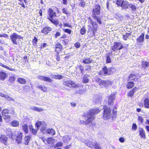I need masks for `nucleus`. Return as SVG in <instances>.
Returning a JSON list of instances; mask_svg holds the SVG:
<instances>
[{"label":"nucleus","instance_id":"f257e3e1","mask_svg":"<svg viewBox=\"0 0 149 149\" xmlns=\"http://www.w3.org/2000/svg\"><path fill=\"white\" fill-rule=\"evenodd\" d=\"M101 111L100 109L98 108L91 109L87 112L82 115L83 117H86L87 119L85 120H81L79 124L81 125H87L92 123V122L95 119V115L98 114Z\"/></svg>","mask_w":149,"mask_h":149},{"label":"nucleus","instance_id":"f03ea898","mask_svg":"<svg viewBox=\"0 0 149 149\" xmlns=\"http://www.w3.org/2000/svg\"><path fill=\"white\" fill-rule=\"evenodd\" d=\"M101 6L99 4H95L94 8L92 11V17L99 24H102L101 18L98 16L100 13Z\"/></svg>","mask_w":149,"mask_h":149},{"label":"nucleus","instance_id":"7ed1b4c3","mask_svg":"<svg viewBox=\"0 0 149 149\" xmlns=\"http://www.w3.org/2000/svg\"><path fill=\"white\" fill-rule=\"evenodd\" d=\"M88 19H90V24L92 26L88 25V33L89 36L92 37L95 35V33L98 30V24L94 22L90 17L88 18Z\"/></svg>","mask_w":149,"mask_h":149},{"label":"nucleus","instance_id":"20e7f679","mask_svg":"<svg viewBox=\"0 0 149 149\" xmlns=\"http://www.w3.org/2000/svg\"><path fill=\"white\" fill-rule=\"evenodd\" d=\"M47 13L48 17L47 19L55 26L58 25L59 23V21L57 19L54 20V18L57 16L56 12L52 8H49L47 11Z\"/></svg>","mask_w":149,"mask_h":149},{"label":"nucleus","instance_id":"39448f33","mask_svg":"<svg viewBox=\"0 0 149 149\" xmlns=\"http://www.w3.org/2000/svg\"><path fill=\"white\" fill-rule=\"evenodd\" d=\"M102 118L104 120H107L111 118V108L107 105H104L103 107Z\"/></svg>","mask_w":149,"mask_h":149},{"label":"nucleus","instance_id":"423d86ee","mask_svg":"<svg viewBox=\"0 0 149 149\" xmlns=\"http://www.w3.org/2000/svg\"><path fill=\"white\" fill-rule=\"evenodd\" d=\"M102 70L103 73L101 71L98 72V74L101 76L104 74V75H109L113 74L116 72V69L113 67H110L108 68L105 66L102 68Z\"/></svg>","mask_w":149,"mask_h":149},{"label":"nucleus","instance_id":"0eeeda50","mask_svg":"<svg viewBox=\"0 0 149 149\" xmlns=\"http://www.w3.org/2000/svg\"><path fill=\"white\" fill-rule=\"evenodd\" d=\"M63 84L64 86L68 87L71 88H77L79 87V86L73 80L69 79L64 81Z\"/></svg>","mask_w":149,"mask_h":149},{"label":"nucleus","instance_id":"6e6552de","mask_svg":"<svg viewBox=\"0 0 149 149\" xmlns=\"http://www.w3.org/2000/svg\"><path fill=\"white\" fill-rule=\"evenodd\" d=\"M124 47L123 45L118 41H115L113 45L111 46V49L112 52H116L118 50L122 49Z\"/></svg>","mask_w":149,"mask_h":149},{"label":"nucleus","instance_id":"1a4fd4ad","mask_svg":"<svg viewBox=\"0 0 149 149\" xmlns=\"http://www.w3.org/2000/svg\"><path fill=\"white\" fill-rule=\"evenodd\" d=\"M35 126L36 127L38 128H39L40 126H41L40 131L43 133H45V132L47 131V124L44 121H37L35 124Z\"/></svg>","mask_w":149,"mask_h":149},{"label":"nucleus","instance_id":"9d476101","mask_svg":"<svg viewBox=\"0 0 149 149\" xmlns=\"http://www.w3.org/2000/svg\"><path fill=\"white\" fill-rule=\"evenodd\" d=\"M10 37L11 41L13 44L16 45H17L18 44L16 40L17 39H23L24 38L21 35H18L15 33H13L10 36Z\"/></svg>","mask_w":149,"mask_h":149},{"label":"nucleus","instance_id":"9b49d317","mask_svg":"<svg viewBox=\"0 0 149 149\" xmlns=\"http://www.w3.org/2000/svg\"><path fill=\"white\" fill-rule=\"evenodd\" d=\"M95 82L97 83L100 86H103L105 87L109 85H112V82L109 80H104L100 78L97 79Z\"/></svg>","mask_w":149,"mask_h":149},{"label":"nucleus","instance_id":"f8f14e48","mask_svg":"<svg viewBox=\"0 0 149 149\" xmlns=\"http://www.w3.org/2000/svg\"><path fill=\"white\" fill-rule=\"evenodd\" d=\"M15 113L14 110H13L12 111V113H10L9 110L7 108L4 109L2 110L1 112V114L2 116L4 117V119L5 120L10 119V116L8 115L9 114H14Z\"/></svg>","mask_w":149,"mask_h":149},{"label":"nucleus","instance_id":"ddd939ff","mask_svg":"<svg viewBox=\"0 0 149 149\" xmlns=\"http://www.w3.org/2000/svg\"><path fill=\"white\" fill-rule=\"evenodd\" d=\"M15 141L18 144L22 143L23 137V133L19 131H17L15 134Z\"/></svg>","mask_w":149,"mask_h":149},{"label":"nucleus","instance_id":"4468645a","mask_svg":"<svg viewBox=\"0 0 149 149\" xmlns=\"http://www.w3.org/2000/svg\"><path fill=\"white\" fill-rule=\"evenodd\" d=\"M8 137L5 135L1 134L0 136V142L2 143L5 146L8 145Z\"/></svg>","mask_w":149,"mask_h":149},{"label":"nucleus","instance_id":"2eb2a0df","mask_svg":"<svg viewBox=\"0 0 149 149\" xmlns=\"http://www.w3.org/2000/svg\"><path fill=\"white\" fill-rule=\"evenodd\" d=\"M139 90V88L136 86H135L132 89H131L127 94V96L128 97H133L134 95V93L136 91Z\"/></svg>","mask_w":149,"mask_h":149},{"label":"nucleus","instance_id":"dca6fc26","mask_svg":"<svg viewBox=\"0 0 149 149\" xmlns=\"http://www.w3.org/2000/svg\"><path fill=\"white\" fill-rule=\"evenodd\" d=\"M52 30V29L51 27L48 26H46L43 28L41 31V32L45 35H46L50 33Z\"/></svg>","mask_w":149,"mask_h":149},{"label":"nucleus","instance_id":"f3484780","mask_svg":"<svg viewBox=\"0 0 149 149\" xmlns=\"http://www.w3.org/2000/svg\"><path fill=\"white\" fill-rule=\"evenodd\" d=\"M115 96V94H111L108 96V104L109 105H112L113 104Z\"/></svg>","mask_w":149,"mask_h":149},{"label":"nucleus","instance_id":"a211bd4d","mask_svg":"<svg viewBox=\"0 0 149 149\" xmlns=\"http://www.w3.org/2000/svg\"><path fill=\"white\" fill-rule=\"evenodd\" d=\"M139 78H137V74H135L131 73L127 77L128 81H138Z\"/></svg>","mask_w":149,"mask_h":149},{"label":"nucleus","instance_id":"6ab92c4d","mask_svg":"<svg viewBox=\"0 0 149 149\" xmlns=\"http://www.w3.org/2000/svg\"><path fill=\"white\" fill-rule=\"evenodd\" d=\"M37 78L38 79L41 81L43 80L49 83H51L52 81V80L49 77L40 75L38 76Z\"/></svg>","mask_w":149,"mask_h":149},{"label":"nucleus","instance_id":"aec40b11","mask_svg":"<svg viewBox=\"0 0 149 149\" xmlns=\"http://www.w3.org/2000/svg\"><path fill=\"white\" fill-rule=\"evenodd\" d=\"M54 51L56 53H60L63 49V46L59 43H57L55 45Z\"/></svg>","mask_w":149,"mask_h":149},{"label":"nucleus","instance_id":"412c9836","mask_svg":"<svg viewBox=\"0 0 149 149\" xmlns=\"http://www.w3.org/2000/svg\"><path fill=\"white\" fill-rule=\"evenodd\" d=\"M139 135L141 138L145 139L146 138V135L145 130L142 128L140 127L139 130Z\"/></svg>","mask_w":149,"mask_h":149},{"label":"nucleus","instance_id":"4be33fe9","mask_svg":"<svg viewBox=\"0 0 149 149\" xmlns=\"http://www.w3.org/2000/svg\"><path fill=\"white\" fill-rule=\"evenodd\" d=\"M135 86V83L133 81H130L127 82L126 85V87L128 89L132 88Z\"/></svg>","mask_w":149,"mask_h":149},{"label":"nucleus","instance_id":"5701e85b","mask_svg":"<svg viewBox=\"0 0 149 149\" xmlns=\"http://www.w3.org/2000/svg\"><path fill=\"white\" fill-rule=\"evenodd\" d=\"M144 34L142 33L141 35L137 38L136 39V42L137 43H140L143 42L144 40Z\"/></svg>","mask_w":149,"mask_h":149},{"label":"nucleus","instance_id":"b1692460","mask_svg":"<svg viewBox=\"0 0 149 149\" xmlns=\"http://www.w3.org/2000/svg\"><path fill=\"white\" fill-rule=\"evenodd\" d=\"M130 3L127 1H124L123 3L120 7L123 9H126L129 8Z\"/></svg>","mask_w":149,"mask_h":149},{"label":"nucleus","instance_id":"393cba45","mask_svg":"<svg viewBox=\"0 0 149 149\" xmlns=\"http://www.w3.org/2000/svg\"><path fill=\"white\" fill-rule=\"evenodd\" d=\"M7 77V74L5 72H0V80L4 81Z\"/></svg>","mask_w":149,"mask_h":149},{"label":"nucleus","instance_id":"a878e982","mask_svg":"<svg viewBox=\"0 0 149 149\" xmlns=\"http://www.w3.org/2000/svg\"><path fill=\"white\" fill-rule=\"evenodd\" d=\"M15 75L14 74L13 76H11L9 77L8 80V81L11 84H13L15 83Z\"/></svg>","mask_w":149,"mask_h":149},{"label":"nucleus","instance_id":"bb28decb","mask_svg":"<svg viewBox=\"0 0 149 149\" xmlns=\"http://www.w3.org/2000/svg\"><path fill=\"white\" fill-rule=\"evenodd\" d=\"M29 129L31 131L32 134L33 135H36L37 133L38 130L35 129L32 125H30L29 126Z\"/></svg>","mask_w":149,"mask_h":149},{"label":"nucleus","instance_id":"cd10ccee","mask_svg":"<svg viewBox=\"0 0 149 149\" xmlns=\"http://www.w3.org/2000/svg\"><path fill=\"white\" fill-rule=\"evenodd\" d=\"M19 122L17 120H14L11 121L10 123L11 126L13 127H17L19 125Z\"/></svg>","mask_w":149,"mask_h":149},{"label":"nucleus","instance_id":"c85d7f7f","mask_svg":"<svg viewBox=\"0 0 149 149\" xmlns=\"http://www.w3.org/2000/svg\"><path fill=\"white\" fill-rule=\"evenodd\" d=\"M111 53L109 52L106 54V63H111V61L110 56L111 55Z\"/></svg>","mask_w":149,"mask_h":149},{"label":"nucleus","instance_id":"c756f323","mask_svg":"<svg viewBox=\"0 0 149 149\" xmlns=\"http://www.w3.org/2000/svg\"><path fill=\"white\" fill-rule=\"evenodd\" d=\"M31 137L29 135H26L24 137V144L26 145H28L31 140Z\"/></svg>","mask_w":149,"mask_h":149},{"label":"nucleus","instance_id":"7c9ffc66","mask_svg":"<svg viewBox=\"0 0 149 149\" xmlns=\"http://www.w3.org/2000/svg\"><path fill=\"white\" fill-rule=\"evenodd\" d=\"M141 68L145 69L149 66V62H147L145 61H142L141 62Z\"/></svg>","mask_w":149,"mask_h":149},{"label":"nucleus","instance_id":"2f4dec72","mask_svg":"<svg viewBox=\"0 0 149 149\" xmlns=\"http://www.w3.org/2000/svg\"><path fill=\"white\" fill-rule=\"evenodd\" d=\"M92 62L91 59L90 58H85L83 61V63L85 64H90Z\"/></svg>","mask_w":149,"mask_h":149},{"label":"nucleus","instance_id":"473e14b6","mask_svg":"<svg viewBox=\"0 0 149 149\" xmlns=\"http://www.w3.org/2000/svg\"><path fill=\"white\" fill-rule=\"evenodd\" d=\"M47 133L52 136L56 134L55 130L52 128L48 129L47 130Z\"/></svg>","mask_w":149,"mask_h":149},{"label":"nucleus","instance_id":"72a5a7b5","mask_svg":"<svg viewBox=\"0 0 149 149\" xmlns=\"http://www.w3.org/2000/svg\"><path fill=\"white\" fill-rule=\"evenodd\" d=\"M17 81L19 83L22 84H25L26 83L25 79L21 77L18 78L17 79Z\"/></svg>","mask_w":149,"mask_h":149},{"label":"nucleus","instance_id":"f704fd0d","mask_svg":"<svg viewBox=\"0 0 149 149\" xmlns=\"http://www.w3.org/2000/svg\"><path fill=\"white\" fill-rule=\"evenodd\" d=\"M144 107L146 109H149V99L146 98L143 101Z\"/></svg>","mask_w":149,"mask_h":149},{"label":"nucleus","instance_id":"c9c22d12","mask_svg":"<svg viewBox=\"0 0 149 149\" xmlns=\"http://www.w3.org/2000/svg\"><path fill=\"white\" fill-rule=\"evenodd\" d=\"M131 33L126 32L125 34L123 35L122 38L124 40H127L129 38V36L131 35Z\"/></svg>","mask_w":149,"mask_h":149},{"label":"nucleus","instance_id":"e433bc0d","mask_svg":"<svg viewBox=\"0 0 149 149\" xmlns=\"http://www.w3.org/2000/svg\"><path fill=\"white\" fill-rule=\"evenodd\" d=\"M52 77L53 79H61L63 77L61 75H52L51 76Z\"/></svg>","mask_w":149,"mask_h":149},{"label":"nucleus","instance_id":"4c0bfd02","mask_svg":"<svg viewBox=\"0 0 149 149\" xmlns=\"http://www.w3.org/2000/svg\"><path fill=\"white\" fill-rule=\"evenodd\" d=\"M0 65L2 66L3 68H5L6 69H7V70H9L11 71H15L16 70L15 68H10L9 67L1 63L0 62Z\"/></svg>","mask_w":149,"mask_h":149},{"label":"nucleus","instance_id":"58836bf2","mask_svg":"<svg viewBox=\"0 0 149 149\" xmlns=\"http://www.w3.org/2000/svg\"><path fill=\"white\" fill-rule=\"evenodd\" d=\"M22 128L25 133L27 134L28 132V125L26 124H24L22 126Z\"/></svg>","mask_w":149,"mask_h":149},{"label":"nucleus","instance_id":"ea45409f","mask_svg":"<svg viewBox=\"0 0 149 149\" xmlns=\"http://www.w3.org/2000/svg\"><path fill=\"white\" fill-rule=\"evenodd\" d=\"M129 7L133 11H135L137 9L136 6L132 3H130Z\"/></svg>","mask_w":149,"mask_h":149},{"label":"nucleus","instance_id":"a19ab883","mask_svg":"<svg viewBox=\"0 0 149 149\" xmlns=\"http://www.w3.org/2000/svg\"><path fill=\"white\" fill-rule=\"evenodd\" d=\"M95 143H93L91 141H89L87 142L86 144L88 147L91 148H92L93 147Z\"/></svg>","mask_w":149,"mask_h":149},{"label":"nucleus","instance_id":"79ce46f5","mask_svg":"<svg viewBox=\"0 0 149 149\" xmlns=\"http://www.w3.org/2000/svg\"><path fill=\"white\" fill-rule=\"evenodd\" d=\"M37 88L44 92H46L47 90V88L44 86H39Z\"/></svg>","mask_w":149,"mask_h":149},{"label":"nucleus","instance_id":"37998d69","mask_svg":"<svg viewBox=\"0 0 149 149\" xmlns=\"http://www.w3.org/2000/svg\"><path fill=\"white\" fill-rule=\"evenodd\" d=\"M82 81L83 83L86 84L89 82V79L87 77L84 76L83 78Z\"/></svg>","mask_w":149,"mask_h":149},{"label":"nucleus","instance_id":"c03bdc74","mask_svg":"<svg viewBox=\"0 0 149 149\" xmlns=\"http://www.w3.org/2000/svg\"><path fill=\"white\" fill-rule=\"evenodd\" d=\"M86 29L85 26H83L80 30V33L82 35H84L86 33Z\"/></svg>","mask_w":149,"mask_h":149},{"label":"nucleus","instance_id":"a18cd8bd","mask_svg":"<svg viewBox=\"0 0 149 149\" xmlns=\"http://www.w3.org/2000/svg\"><path fill=\"white\" fill-rule=\"evenodd\" d=\"M38 41V39L37 37L36 36H34L32 41L33 45L34 46H36L37 44Z\"/></svg>","mask_w":149,"mask_h":149},{"label":"nucleus","instance_id":"49530a36","mask_svg":"<svg viewBox=\"0 0 149 149\" xmlns=\"http://www.w3.org/2000/svg\"><path fill=\"white\" fill-rule=\"evenodd\" d=\"M33 109L34 111L38 112L42 111L43 110V109H42L40 108H38L36 107H33Z\"/></svg>","mask_w":149,"mask_h":149},{"label":"nucleus","instance_id":"de8ad7c7","mask_svg":"<svg viewBox=\"0 0 149 149\" xmlns=\"http://www.w3.org/2000/svg\"><path fill=\"white\" fill-rule=\"evenodd\" d=\"M124 0H117L116 4L118 6L120 7L122 5Z\"/></svg>","mask_w":149,"mask_h":149},{"label":"nucleus","instance_id":"09e8293b","mask_svg":"<svg viewBox=\"0 0 149 149\" xmlns=\"http://www.w3.org/2000/svg\"><path fill=\"white\" fill-rule=\"evenodd\" d=\"M19 1H20V2H22V3H19V4L20 5H21V6L23 7L24 8H25V5L24 4V3L22 2V0H18ZM24 2L26 4V3H27V1H26V0H23Z\"/></svg>","mask_w":149,"mask_h":149},{"label":"nucleus","instance_id":"8fccbe9b","mask_svg":"<svg viewBox=\"0 0 149 149\" xmlns=\"http://www.w3.org/2000/svg\"><path fill=\"white\" fill-rule=\"evenodd\" d=\"M59 53H56L55 55V58L57 62H58L60 60V57L59 54Z\"/></svg>","mask_w":149,"mask_h":149},{"label":"nucleus","instance_id":"3c124183","mask_svg":"<svg viewBox=\"0 0 149 149\" xmlns=\"http://www.w3.org/2000/svg\"><path fill=\"white\" fill-rule=\"evenodd\" d=\"M84 1H81L79 3V5L82 8H84L86 6V2Z\"/></svg>","mask_w":149,"mask_h":149},{"label":"nucleus","instance_id":"603ef678","mask_svg":"<svg viewBox=\"0 0 149 149\" xmlns=\"http://www.w3.org/2000/svg\"><path fill=\"white\" fill-rule=\"evenodd\" d=\"M94 149H102L99 144L97 143H95L93 147Z\"/></svg>","mask_w":149,"mask_h":149},{"label":"nucleus","instance_id":"864d4df0","mask_svg":"<svg viewBox=\"0 0 149 149\" xmlns=\"http://www.w3.org/2000/svg\"><path fill=\"white\" fill-rule=\"evenodd\" d=\"M67 38V35L65 34H63L62 36L59 38V40L60 41L62 40V39H65ZM65 40H62L63 42H65Z\"/></svg>","mask_w":149,"mask_h":149},{"label":"nucleus","instance_id":"5fc2aeb1","mask_svg":"<svg viewBox=\"0 0 149 149\" xmlns=\"http://www.w3.org/2000/svg\"><path fill=\"white\" fill-rule=\"evenodd\" d=\"M137 119L139 123L141 124L144 121L143 119L141 116H139L138 117Z\"/></svg>","mask_w":149,"mask_h":149},{"label":"nucleus","instance_id":"6e6d98bb","mask_svg":"<svg viewBox=\"0 0 149 149\" xmlns=\"http://www.w3.org/2000/svg\"><path fill=\"white\" fill-rule=\"evenodd\" d=\"M62 12L66 15H68L70 14V13L68 11L67 9L65 8H63L62 9Z\"/></svg>","mask_w":149,"mask_h":149},{"label":"nucleus","instance_id":"4d7b16f0","mask_svg":"<svg viewBox=\"0 0 149 149\" xmlns=\"http://www.w3.org/2000/svg\"><path fill=\"white\" fill-rule=\"evenodd\" d=\"M63 31L65 32L66 33L69 34H70L72 32L71 30L69 29H63Z\"/></svg>","mask_w":149,"mask_h":149},{"label":"nucleus","instance_id":"13d9d810","mask_svg":"<svg viewBox=\"0 0 149 149\" xmlns=\"http://www.w3.org/2000/svg\"><path fill=\"white\" fill-rule=\"evenodd\" d=\"M132 130L134 131H135L137 130V126L135 123H134L132 124Z\"/></svg>","mask_w":149,"mask_h":149},{"label":"nucleus","instance_id":"bf43d9fd","mask_svg":"<svg viewBox=\"0 0 149 149\" xmlns=\"http://www.w3.org/2000/svg\"><path fill=\"white\" fill-rule=\"evenodd\" d=\"M79 68L81 71V73L83 74L84 70L83 67L81 65H80L79 66Z\"/></svg>","mask_w":149,"mask_h":149},{"label":"nucleus","instance_id":"052dcab7","mask_svg":"<svg viewBox=\"0 0 149 149\" xmlns=\"http://www.w3.org/2000/svg\"><path fill=\"white\" fill-rule=\"evenodd\" d=\"M63 143L61 142H59L56 143L55 145V146L56 147H61L63 146Z\"/></svg>","mask_w":149,"mask_h":149},{"label":"nucleus","instance_id":"680f3d73","mask_svg":"<svg viewBox=\"0 0 149 149\" xmlns=\"http://www.w3.org/2000/svg\"><path fill=\"white\" fill-rule=\"evenodd\" d=\"M74 46L77 48H79L81 46L80 43L78 42H76L74 44Z\"/></svg>","mask_w":149,"mask_h":149},{"label":"nucleus","instance_id":"e2e57ef3","mask_svg":"<svg viewBox=\"0 0 149 149\" xmlns=\"http://www.w3.org/2000/svg\"><path fill=\"white\" fill-rule=\"evenodd\" d=\"M61 33L59 32H56V33L55 34V38H57L58 37L60 36H61Z\"/></svg>","mask_w":149,"mask_h":149},{"label":"nucleus","instance_id":"0e129e2a","mask_svg":"<svg viewBox=\"0 0 149 149\" xmlns=\"http://www.w3.org/2000/svg\"><path fill=\"white\" fill-rule=\"evenodd\" d=\"M63 26L65 27H68L70 28H72V26L69 25L67 23H64L63 24Z\"/></svg>","mask_w":149,"mask_h":149},{"label":"nucleus","instance_id":"69168bd1","mask_svg":"<svg viewBox=\"0 0 149 149\" xmlns=\"http://www.w3.org/2000/svg\"><path fill=\"white\" fill-rule=\"evenodd\" d=\"M119 140L121 143H123L125 141V139L123 137H120L119 138Z\"/></svg>","mask_w":149,"mask_h":149},{"label":"nucleus","instance_id":"338daca9","mask_svg":"<svg viewBox=\"0 0 149 149\" xmlns=\"http://www.w3.org/2000/svg\"><path fill=\"white\" fill-rule=\"evenodd\" d=\"M112 114L113 116L114 117H116L117 115V111L113 110L112 111Z\"/></svg>","mask_w":149,"mask_h":149},{"label":"nucleus","instance_id":"774afa93","mask_svg":"<svg viewBox=\"0 0 149 149\" xmlns=\"http://www.w3.org/2000/svg\"><path fill=\"white\" fill-rule=\"evenodd\" d=\"M47 45V44L46 43H43L42 45L41 46V48H43L46 47Z\"/></svg>","mask_w":149,"mask_h":149}]
</instances>
